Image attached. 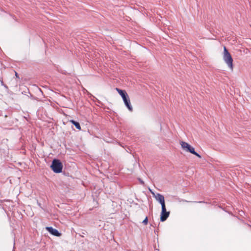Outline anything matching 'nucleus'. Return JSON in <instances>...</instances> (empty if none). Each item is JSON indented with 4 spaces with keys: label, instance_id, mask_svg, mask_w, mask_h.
Here are the masks:
<instances>
[{
    "label": "nucleus",
    "instance_id": "obj_11",
    "mask_svg": "<svg viewBox=\"0 0 251 251\" xmlns=\"http://www.w3.org/2000/svg\"><path fill=\"white\" fill-rule=\"evenodd\" d=\"M145 225H147L148 223V217H146V218L143 220L142 222Z\"/></svg>",
    "mask_w": 251,
    "mask_h": 251
},
{
    "label": "nucleus",
    "instance_id": "obj_6",
    "mask_svg": "<svg viewBox=\"0 0 251 251\" xmlns=\"http://www.w3.org/2000/svg\"><path fill=\"white\" fill-rule=\"evenodd\" d=\"M154 197L155 199L160 203L161 206L165 205L164 197L163 195L158 193L154 196Z\"/></svg>",
    "mask_w": 251,
    "mask_h": 251
},
{
    "label": "nucleus",
    "instance_id": "obj_8",
    "mask_svg": "<svg viewBox=\"0 0 251 251\" xmlns=\"http://www.w3.org/2000/svg\"><path fill=\"white\" fill-rule=\"evenodd\" d=\"M115 89L119 94L122 97V99H124L128 96V94L125 90H123L118 88H116Z\"/></svg>",
    "mask_w": 251,
    "mask_h": 251
},
{
    "label": "nucleus",
    "instance_id": "obj_10",
    "mask_svg": "<svg viewBox=\"0 0 251 251\" xmlns=\"http://www.w3.org/2000/svg\"><path fill=\"white\" fill-rule=\"evenodd\" d=\"M70 122L71 123H72V124H73V125L75 126V127H76L77 129H78V130H81V126H80V125H79V123H78V122H75V121L73 120H70Z\"/></svg>",
    "mask_w": 251,
    "mask_h": 251
},
{
    "label": "nucleus",
    "instance_id": "obj_9",
    "mask_svg": "<svg viewBox=\"0 0 251 251\" xmlns=\"http://www.w3.org/2000/svg\"><path fill=\"white\" fill-rule=\"evenodd\" d=\"M115 89L119 94L122 97V99H124L128 96V94L125 90H123L118 88H116Z\"/></svg>",
    "mask_w": 251,
    "mask_h": 251
},
{
    "label": "nucleus",
    "instance_id": "obj_4",
    "mask_svg": "<svg viewBox=\"0 0 251 251\" xmlns=\"http://www.w3.org/2000/svg\"><path fill=\"white\" fill-rule=\"evenodd\" d=\"M162 210L160 215V221L164 222L168 218L170 215V212L167 211L166 205L161 206Z\"/></svg>",
    "mask_w": 251,
    "mask_h": 251
},
{
    "label": "nucleus",
    "instance_id": "obj_7",
    "mask_svg": "<svg viewBox=\"0 0 251 251\" xmlns=\"http://www.w3.org/2000/svg\"><path fill=\"white\" fill-rule=\"evenodd\" d=\"M46 228L50 233L54 236H59L61 235L57 230L52 228V227H46Z\"/></svg>",
    "mask_w": 251,
    "mask_h": 251
},
{
    "label": "nucleus",
    "instance_id": "obj_1",
    "mask_svg": "<svg viewBox=\"0 0 251 251\" xmlns=\"http://www.w3.org/2000/svg\"><path fill=\"white\" fill-rule=\"evenodd\" d=\"M223 59L231 70L233 69V59L226 47H224Z\"/></svg>",
    "mask_w": 251,
    "mask_h": 251
},
{
    "label": "nucleus",
    "instance_id": "obj_2",
    "mask_svg": "<svg viewBox=\"0 0 251 251\" xmlns=\"http://www.w3.org/2000/svg\"><path fill=\"white\" fill-rule=\"evenodd\" d=\"M180 145H181V147L182 149L186 152H189L197 157H198L199 158H201V156L197 152H196L195 151V149L191 146H190L188 143L185 142L184 141H180Z\"/></svg>",
    "mask_w": 251,
    "mask_h": 251
},
{
    "label": "nucleus",
    "instance_id": "obj_12",
    "mask_svg": "<svg viewBox=\"0 0 251 251\" xmlns=\"http://www.w3.org/2000/svg\"><path fill=\"white\" fill-rule=\"evenodd\" d=\"M15 76H16V77L18 78H19V75H18L17 73L16 72H15Z\"/></svg>",
    "mask_w": 251,
    "mask_h": 251
},
{
    "label": "nucleus",
    "instance_id": "obj_5",
    "mask_svg": "<svg viewBox=\"0 0 251 251\" xmlns=\"http://www.w3.org/2000/svg\"><path fill=\"white\" fill-rule=\"evenodd\" d=\"M123 101L124 102V103H125V105L126 106L127 109L130 111H132L133 108H132V105H131L130 100V99H129V97L128 95L125 98L123 99Z\"/></svg>",
    "mask_w": 251,
    "mask_h": 251
},
{
    "label": "nucleus",
    "instance_id": "obj_3",
    "mask_svg": "<svg viewBox=\"0 0 251 251\" xmlns=\"http://www.w3.org/2000/svg\"><path fill=\"white\" fill-rule=\"evenodd\" d=\"M62 164L58 159H54L52 161L51 168L53 171L55 173H59L62 172Z\"/></svg>",
    "mask_w": 251,
    "mask_h": 251
}]
</instances>
